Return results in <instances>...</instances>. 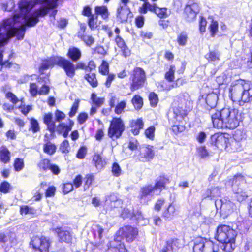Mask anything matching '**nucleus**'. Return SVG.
Wrapping results in <instances>:
<instances>
[{"label":"nucleus","instance_id":"obj_1","mask_svg":"<svg viewBox=\"0 0 252 252\" xmlns=\"http://www.w3.org/2000/svg\"><path fill=\"white\" fill-rule=\"evenodd\" d=\"M58 0H21L19 3V13L13 17L6 19L0 24V63L2 60L1 48L9 39L16 37L22 40L26 27L34 26L38 22V17L45 16L50 9L57 6Z\"/></svg>","mask_w":252,"mask_h":252},{"label":"nucleus","instance_id":"obj_2","mask_svg":"<svg viewBox=\"0 0 252 252\" xmlns=\"http://www.w3.org/2000/svg\"><path fill=\"white\" fill-rule=\"evenodd\" d=\"M214 127L217 128L234 129L239 124L241 115L237 109L225 107L211 113Z\"/></svg>","mask_w":252,"mask_h":252},{"label":"nucleus","instance_id":"obj_3","mask_svg":"<svg viewBox=\"0 0 252 252\" xmlns=\"http://www.w3.org/2000/svg\"><path fill=\"white\" fill-rule=\"evenodd\" d=\"M229 96L235 102L243 106L252 99V85L244 80H237L231 84L229 89Z\"/></svg>","mask_w":252,"mask_h":252},{"label":"nucleus","instance_id":"obj_4","mask_svg":"<svg viewBox=\"0 0 252 252\" xmlns=\"http://www.w3.org/2000/svg\"><path fill=\"white\" fill-rule=\"evenodd\" d=\"M237 234L235 230L229 226L222 225L217 228L215 238L222 244L223 250L231 252L235 247V238Z\"/></svg>","mask_w":252,"mask_h":252},{"label":"nucleus","instance_id":"obj_5","mask_svg":"<svg viewBox=\"0 0 252 252\" xmlns=\"http://www.w3.org/2000/svg\"><path fill=\"white\" fill-rule=\"evenodd\" d=\"M180 102L177 106H175L173 111L169 114V117L174 123L182 120L184 117L187 115L188 111L190 109L191 103L189 100H186L185 96L179 97Z\"/></svg>","mask_w":252,"mask_h":252},{"label":"nucleus","instance_id":"obj_6","mask_svg":"<svg viewBox=\"0 0 252 252\" xmlns=\"http://www.w3.org/2000/svg\"><path fill=\"white\" fill-rule=\"evenodd\" d=\"M125 129L123 121L120 118H113L108 130V136L113 140L119 138Z\"/></svg>","mask_w":252,"mask_h":252},{"label":"nucleus","instance_id":"obj_7","mask_svg":"<svg viewBox=\"0 0 252 252\" xmlns=\"http://www.w3.org/2000/svg\"><path fill=\"white\" fill-rule=\"evenodd\" d=\"M215 206L217 210H220V213L224 219L231 215L236 208L235 204L226 198L216 200Z\"/></svg>","mask_w":252,"mask_h":252},{"label":"nucleus","instance_id":"obj_8","mask_svg":"<svg viewBox=\"0 0 252 252\" xmlns=\"http://www.w3.org/2000/svg\"><path fill=\"white\" fill-rule=\"evenodd\" d=\"M214 243L202 237H198L194 241L193 252H216Z\"/></svg>","mask_w":252,"mask_h":252},{"label":"nucleus","instance_id":"obj_9","mask_svg":"<svg viewBox=\"0 0 252 252\" xmlns=\"http://www.w3.org/2000/svg\"><path fill=\"white\" fill-rule=\"evenodd\" d=\"M145 81L146 75L144 70L140 67H136L133 70L131 90L134 91L143 87Z\"/></svg>","mask_w":252,"mask_h":252},{"label":"nucleus","instance_id":"obj_10","mask_svg":"<svg viewBox=\"0 0 252 252\" xmlns=\"http://www.w3.org/2000/svg\"><path fill=\"white\" fill-rule=\"evenodd\" d=\"M138 234V229L130 225L124 226L119 229L117 233V236L125 238L128 242H131L136 238Z\"/></svg>","mask_w":252,"mask_h":252},{"label":"nucleus","instance_id":"obj_11","mask_svg":"<svg viewBox=\"0 0 252 252\" xmlns=\"http://www.w3.org/2000/svg\"><path fill=\"white\" fill-rule=\"evenodd\" d=\"M30 245L33 248L38 250L40 252H48L49 247V239L42 236L34 235L32 239Z\"/></svg>","mask_w":252,"mask_h":252},{"label":"nucleus","instance_id":"obj_12","mask_svg":"<svg viewBox=\"0 0 252 252\" xmlns=\"http://www.w3.org/2000/svg\"><path fill=\"white\" fill-rule=\"evenodd\" d=\"M175 70L176 68L174 65H171L170 66L168 71L166 72L164 76L165 79L169 82V84H167L165 81L161 82V87L163 90H170L173 88L178 86V82L179 81V80H177L176 83H173L175 79L174 73Z\"/></svg>","mask_w":252,"mask_h":252},{"label":"nucleus","instance_id":"obj_13","mask_svg":"<svg viewBox=\"0 0 252 252\" xmlns=\"http://www.w3.org/2000/svg\"><path fill=\"white\" fill-rule=\"evenodd\" d=\"M210 143L219 149L222 150L227 147L229 139L225 135L221 133H215L210 137Z\"/></svg>","mask_w":252,"mask_h":252},{"label":"nucleus","instance_id":"obj_14","mask_svg":"<svg viewBox=\"0 0 252 252\" xmlns=\"http://www.w3.org/2000/svg\"><path fill=\"white\" fill-rule=\"evenodd\" d=\"M200 7L196 3L188 4L185 8V18L189 22L193 21L196 18V15L199 13Z\"/></svg>","mask_w":252,"mask_h":252},{"label":"nucleus","instance_id":"obj_15","mask_svg":"<svg viewBox=\"0 0 252 252\" xmlns=\"http://www.w3.org/2000/svg\"><path fill=\"white\" fill-rule=\"evenodd\" d=\"M59 66L63 68L66 75L72 78L75 74V66L69 60L60 57Z\"/></svg>","mask_w":252,"mask_h":252},{"label":"nucleus","instance_id":"obj_16","mask_svg":"<svg viewBox=\"0 0 252 252\" xmlns=\"http://www.w3.org/2000/svg\"><path fill=\"white\" fill-rule=\"evenodd\" d=\"M129 4H119V7L117 11V17L121 22H126L128 16L131 14L130 8L128 7Z\"/></svg>","mask_w":252,"mask_h":252},{"label":"nucleus","instance_id":"obj_17","mask_svg":"<svg viewBox=\"0 0 252 252\" xmlns=\"http://www.w3.org/2000/svg\"><path fill=\"white\" fill-rule=\"evenodd\" d=\"M153 147L150 145L143 146L140 148L139 158L142 161H148L152 159L154 156Z\"/></svg>","mask_w":252,"mask_h":252},{"label":"nucleus","instance_id":"obj_18","mask_svg":"<svg viewBox=\"0 0 252 252\" xmlns=\"http://www.w3.org/2000/svg\"><path fill=\"white\" fill-rule=\"evenodd\" d=\"M107 252H126L124 245L121 242V237L116 236L113 241L110 242Z\"/></svg>","mask_w":252,"mask_h":252},{"label":"nucleus","instance_id":"obj_19","mask_svg":"<svg viewBox=\"0 0 252 252\" xmlns=\"http://www.w3.org/2000/svg\"><path fill=\"white\" fill-rule=\"evenodd\" d=\"M180 241L176 238L168 240L160 252H175L179 248Z\"/></svg>","mask_w":252,"mask_h":252},{"label":"nucleus","instance_id":"obj_20","mask_svg":"<svg viewBox=\"0 0 252 252\" xmlns=\"http://www.w3.org/2000/svg\"><path fill=\"white\" fill-rule=\"evenodd\" d=\"M218 100V96L217 94L214 93H212L207 94L205 100L207 105V107L206 108L209 109V108H210V110L209 111V114L210 115L212 112H213V113H215V112L218 111L215 109Z\"/></svg>","mask_w":252,"mask_h":252},{"label":"nucleus","instance_id":"obj_21","mask_svg":"<svg viewBox=\"0 0 252 252\" xmlns=\"http://www.w3.org/2000/svg\"><path fill=\"white\" fill-rule=\"evenodd\" d=\"M245 181L244 177L240 174L235 175L234 178L228 181V184L232 187L233 191L235 193H238L241 189L239 186Z\"/></svg>","mask_w":252,"mask_h":252},{"label":"nucleus","instance_id":"obj_22","mask_svg":"<svg viewBox=\"0 0 252 252\" xmlns=\"http://www.w3.org/2000/svg\"><path fill=\"white\" fill-rule=\"evenodd\" d=\"M158 195L159 192H158L157 190L156 189L154 186L152 185H148L143 187L141 189L139 194V198L141 200L148 196H152L154 195Z\"/></svg>","mask_w":252,"mask_h":252},{"label":"nucleus","instance_id":"obj_23","mask_svg":"<svg viewBox=\"0 0 252 252\" xmlns=\"http://www.w3.org/2000/svg\"><path fill=\"white\" fill-rule=\"evenodd\" d=\"M60 57L55 56L52 57L50 58L43 60L41 64L40 70L41 71L46 70L49 67H53L55 64L59 66Z\"/></svg>","mask_w":252,"mask_h":252},{"label":"nucleus","instance_id":"obj_24","mask_svg":"<svg viewBox=\"0 0 252 252\" xmlns=\"http://www.w3.org/2000/svg\"><path fill=\"white\" fill-rule=\"evenodd\" d=\"M56 232L58 234L59 240L66 243L71 242L72 239L71 233L62 228L56 229Z\"/></svg>","mask_w":252,"mask_h":252},{"label":"nucleus","instance_id":"obj_25","mask_svg":"<svg viewBox=\"0 0 252 252\" xmlns=\"http://www.w3.org/2000/svg\"><path fill=\"white\" fill-rule=\"evenodd\" d=\"M44 124L47 125L48 130L51 133H54L56 129V125L53 121V115L51 113L45 114L43 117Z\"/></svg>","mask_w":252,"mask_h":252},{"label":"nucleus","instance_id":"obj_26","mask_svg":"<svg viewBox=\"0 0 252 252\" xmlns=\"http://www.w3.org/2000/svg\"><path fill=\"white\" fill-rule=\"evenodd\" d=\"M86 27L81 26V31L78 32V37L80 38L88 46H91L94 43V39L90 35L84 34Z\"/></svg>","mask_w":252,"mask_h":252},{"label":"nucleus","instance_id":"obj_27","mask_svg":"<svg viewBox=\"0 0 252 252\" xmlns=\"http://www.w3.org/2000/svg\"><path fill=\"white\" fill-rule=\"evenodd\" d=\"M169 182V179L165 176H160L156 180V183L154 186L156 189L159 192V194L162 190L165 188L166 184Z\"/></svg>","mask_w":252,"mask_h":252},{"label":"nucleus","instance_id":"obj_28","mask_svg":"<svg viewBox=\"0 0 252 252\" xmlns=\"http://www.w3.org/2000/svg\"><path fill=\"white\" fill-rule=\"evenodd\" d=\"M177 210L172 204H170L168 208L163 211V217L166 220H171L176 214Z\"/></svg>","mask_w":252,"mask_h":252},{"label":"nucleus","instance_id":"obj_29","mask_svg":"<svg viewBox=\"0 0 252 252\" xmlns=\"http://www.w3.org/2000/svg\"><path fill=\"white\" fill-rule=\"evenodd\" d=\"M131 125L132 127L131 131L134 135H136L139 133V130L143 128L144 123L143 120L140 118L132 121Z\"/></svg>","mask_w":252,"mask_h":252},{"label":"nucleus","instance_id":"obj_30","mask_svg":"<svg viewBox=\"0 0 252 252\" xmlns=\"http://www.w3.org/2000/svg\"><path fill=\"white\" fill-rule=\"evenodd\" d=\"M10 160V152L5 146H1L0 148V160L4 163H7Z\"/></svg>","mask_w":252,"mask_h":252},{"label":"nucleus","instance_id":"obj_31","mask_svg":"<svg viewBox=\"0 0 252 252\" xmlns=\"http://www.w3.org/2000/svg\"><path fill=\"white\" fill-rule=\"evenodd\" d=\"M67 55L73 61L76 62L80 58L81 52L79 49L73 47L69 49Z\"/></svg>","mask_w":252,"mask_h":252},{"label":"nucleus","instance_id":"obj_32","mask_svg":"<svg viewBox=\"0 0 252 252\" xmlns=\"http://www.w3.org/2000/svg\"><path fill=\"white\" fill-rule=\"evenodd\" d=\"M84 77L92 87H96L97 86L98 82L96 78L95 72L86 73Z\"/></svg>","mask_w":252,"mask_h":252},{"label":"nucleus","instance_id":"obj_33","mask_svg":"<svg viewBox=\"0 0 252 252\" xmlns=\"http://www.w3.org/2000/svg\"><path fill=\"white\" fill-rule=\"evenodd\" d=\"M2 8L7 11H10L15 7V2L13 0H0Z\"/></svg>","mask_w":252,"mask_h":252},{"label":"nucleus","instance_id":"obj_34","mask_svg":"<svg viewBox=\"0 0 252 252\" xmlns=\"http://www.w3.org/2000/svg\"><path fill=\"white\" fill-rule=\"evenodd\" d=\"M56 150V147L55 145L50 141H47L44 144L43 151L44 152L50 155L54 154Z\"/></svg>","mask_w":252,"mask_h":252},{"label":"nucleus","instance_id":"obj_35","mask_svg":"<svg viewBox=\"0 0 252 252\" xmlns=\"http://www.w3.org/2000/svg\"><path fill=\"white\" fill-rule=\"evenodd\" d=\"M157 7V6L155 4L151 5L149 2H145L142 5V7L140 8L139 12L142 14H146L147 12V11L149 10L155 13V9Z\"/></svg>","mask_w":252,"mask_h":252},{"label":"nucleus","instance_id":"obj_36","mask_svg":"<svg viewBox=\"0 0 252 252\" xmlns=\"http://www.w3.org/2000/svg\"><path fill=\"white\" fill-rule=\"evenodd\" d=\"M93 161L95 166L98 169H101L105 165V161L102 160L101 157L98 154L94 156Z\"/></svg>","mask_w":252,"mask_h":252},{"label":"nucleus","instance_id":"obj_37","mask_svg":"<svg viewBox=\"0 0 252 252\" xmlns=\"http://www.w3.org/2000/svg\"><path fill=\"white\" fill-rule=\"evenodd\" d=\"M96 14L101 15L102 17L105 19L108 17V12L107 8L106 6H98L95 8V9Z\"/></svg>","mask_w":252,"mask_h":252},{"label":"nucleus","instance_id":"obj_38","mask_svg":"<svg viewBox=\"0 0 252 252\" xmlns=\"http://www.w3.org/2000/svg\"><path fill=\"white\" fill-rule=\"evenodd\" d=\"M91 99L93 104L97 107H100L104 102L105 99L103 97H98L96 94L93 93L91 95Z\"/></svg>","mask_w":252,"mask_h":252},{"label":"nucleus","instance_id":"obj_39","mask_svg":"<svg viewBox=\"0 0 252 252\" xmlns=\"http://www.w3.org/2000/svg\"><path fill=\"white\" fill-rule=\"evenodd\" d=\"M177 42L179 45L184 46L188 40V35L185 32H181L178 36Z\"/></svg>","mask_w":252,"mask_h":252},{"label":"nucleus","instance_id":"obj_40","mask_svg":"<svg viewBox=\"0 0 252 252\" xmlns=\"http://www.w3.org/2000/svg\"><path fill=\"white\" fill-rule=\"evenodd\" d=\"M132 103L136 109H140L143 105L142 98L139 95H136L132 98Z\"/></svg>","mask_w":252,"mask_h":252},{"label":"nucleus","instance_id":"obj_41","mask_svg":"<svg viewBox=\"0 0 252 252\" xmlns=\"http://www.w3.org/2000/svg\"><path fill=\"white\" fill-rule=\"evenodd\" d=\"M93 230L94 237H96L97 235L98 238L100 239L102 237L104 231L103 228L99 225H94L93 226Z\"/></svg>","mask_w":252,"mask_h":252},{"label":"nucleus","instance_id":"obj_42","mask_svg":"<svg viewBox=\"0 0 252 252\" xmlns=\"http://www.w3.org/2000/svg\"><path fill=\"white\" fill-rule=\"evenodd\" d=\"M31 127L33 133H36L40 131V126L38 122L34 118H32L30 121Z\"/></svg>","mask_w":252,"mask_h":252},{"label":"nucleus","instance_id":"obj_43","mask_svg":"<svg viewBox=\"0 0 252 252\" xmlns=\"http://www.w3.org/2000/svg\"><path fill=\"white\" fill-rule=\"evenodd\" d=\"M220 53L218 51H211L206 55L208 60L212 61H217L220 60Z\"/></svg>","mask_w":252,"mask_h":252},{"label":"nucleus","instance_id":"obj_44","mask_svg":"<svg viewBox=\"0 0 252 252\" xmlns=\"http://www.w3.org/2000/svg\"><path fill=\"white\" fill-rule=\"evenodd\" d=\"M108 198L109 199H107L106 202L108 203V202L109 200L110 201V206L111 207H118V206L121 204V200H118L116 196L114 195H110Z\"/></svg>","mask_w":252,"mask_h":252},{"label":"nucleus","instance_id":"obj_45","mask_svg":"<svg viewBox=\"0 0 252 252\" xmlns=\"http://www.w3.org/2000/svg\"><path fill=\"white\" fill-rule=\"evenodd\" d=\"M24 164L23 159L20 158H17L15 159L14 163V167L15 171H21L24 168Z\"/></svg>","mask_w":252,"mask_h":252},{"label":"nucleus","instance_id":"obj_46","mask_svg":"<svg viewBox=\"0 0 252 252\" xmlns=\"http://www.w3.org/2000/svg\"><path fill=\"white\" fill-rule=\"evenodd\" d=\"M126 102L125 101H122L118 103L115 106L114 110L115 113L117 114H121L126 108Z\"/></svg>","mask_w":252,"mask_h":252},{"label":"nucleus","instance_id":"obj_47","mask_svg":"<svg viewBox=\"0 0 252 252\" xmlns=\"http://www.w3.org/2000/svg\"><path fill=\"white\" fill-rule=\"evenodd\" d=\"M149 99L150 102V104L153 107H155L157 106L158 102V95L155 93L151 92L150 93L149 95Z\"/></svg>","mask_w":252,"mask_h":252},{"label":"nucleus","instance_id":"obj_48","mask_svg":"<svg viewBox=\"0 0 252 252\" xmlns=\"http://www.w3.org/2000/svg\"><path fill=\"white\" fill-rule=\"evenodd\" d=\"M50 165V160L47 159H44L41 160L38 164L39 168L44 171L49 169Z\"/></svg>","mask_w":252,"mask_h":252},{"label":"nucleus","instance_id":"obj_49","mask_svg":"<svg viewBox=\"0 0 252 252\" xmlns=\"http://www.w3.org/2000/svg\"><path fill=\"white\" fill-rule=\"evenodd\" d=\"M11 189L10 185L6 181L2 182L0 186V191L4 193H8Z\"/></svg>","mask_w":252,"mask_h":252},{"label":"nucleus","instance_id":"obj_50","mask_svg":"<svg viewBox=\"0 0 252 252\" xmlns=\"http://www.w3.org/2000/svg\"><path fill=\"white\" fill-rule=\"evenodd\" d=\"M199 155L202 158H205L208 157L209 154L205 146H200L197 149Z\"/></svg>","mask_w":252,"mask_h":252},{"label":"nucleus","instance_id":"obj_51","mask_svg":"<svg viewBox=\"0 0 252 252\" xmlns=\"http://www.w3.org/2000/svg\"><path fill=\"white\" fill-rule=\"evenodd\" d=\"M155 128L154 126H151L148 128L145 131V134L146 137L151 140L154 138Z\"/></svg>","mask_w":252,"mask_h":252},{"label":"nucleus","instance_id":"obj_52","mask_svg":"<svg viewBox=\"0 0 252 252\" xmlns=\"http://www.w3.org/2000/svg\"><path fill=\"white\" fill-rule=\"evenodd\" d=\"M79 100L78 99L75 100V102L73 103L72 106L71 110L69 113V116L70 117H72L75 115L79 107Z\"/></svg>","mask_w":252,"mask_h":252},{"label":"nucleus","instance_id":"obj_53","mask_svg":"<svg viewBox=\"0 0 252 252\" xmlns=\"http://www.w3.org/2000/svg\"><path fill=\"white\" fill-rule=\"evenodd\" d=\"M166 10V8H160L157 6L155 9V13L159 18H163L167 16Z\"/></svg>","mask_w":252,"mask_h":252},{"label":"nucleus","instance_id":"obj_54","mask_svg":"<svg viewBox=\"0 0 252 252\" xmlns=\"http://www.w3.org/2000/svg\"><path fill=\"white\" fill-rule=\"evenodd\" d=\"M96 65L94 62L93 61H90L88 63V64L85 68L86 73L95 72Z\"/></svg>","mask_w":252,"mask_h":252},{"label":"nucleus","instance_id":"obj_55","mask_svg":"<svg viewBox=\"0 0 252 252\" xmlns=\"http://www.w3.org/2000/svg\"><path fill=\"white\" fill-rule=\"evenodd\" d=\"M245 138V134L240 130H237L233 134L234 139L237 142L241 141Z\"/></svg>","mask_w":252,"mask_h":252},{"label":"nucleus","instance_id":"obj_56","mask_svg":"<svg viewBox=\"0 0 252 252\" xmlns=\"http://www.w3.org/2000/svg\"><path fill=\"white\" fill-rule=\"evenodd\" d=\"M99 72L103 75L108 74L109 65L105 61H103L101 66L99 67Z\"/></svg>","mask_w":252,"mask_h":252},{"label":"nucleus","instance_id":"obj_57","mask_svg":"<svg viewBox=\"0 0 252 252\" xmlns=\"http://www.w3.org/2000/svg\"><path fill=\"white\" fill-rule=\"evenodd\" d=\"M218 24L217 21L213 20L209 26V29L212 36H214L218 31Z\"/></svg>","mask_w":252,"mask_h":252},{"label":"nucleus","instance_id":"obj_58","mask_svg":"<svg viewBox=\"0 0 252 252\" xmlns=\"http://www.w3.org/2000/svg\"><path fill=\"white\" fill-rule=\"evenodd\" d=\"M71 126H68L64 123H62L60 124L57 127V131L60 134H62L64 131H66L68 128H71Z\"/></svg>","mask_w":252,"mask_h":252},{"label":"nucleus","instance_id":"obj_59","mask_svg":"<svg viewBox=\"0 0 252 252\" xmlns=\"http://www.w3.org/2000/svg\"><path fill=\"white\" fill-rule=\"evenodd\" d=\"M6 97L9 99L13 104H16L19 101L18 98L15 96L14 94L11 92H8L6 93Z\"/></svg>","mask_w":252,"mask_h":252},{"label":"nucleus","instance_id":"obj_60","mask_svg":"<svg viewBox=\"0 0 252 252\" xmlns=\"http://www.w3.org/2000/svg\"><path fill=\"white\" fill-rule=\"evenodd\" d=\"M135 218V219L137 220L138 223H140L141 220H145L141 212L139 211H137L135 212H132V217L131 218Z\"/></svg>","mask_w":252,"mask_h":252},{"label":"nucleus","instance_id":"obj_61","mask_svg":"<svg viewBox=\"0 0 252 252\" xmlns=\"http://www.w3.org/2000/svg\"><path fill=\"white\" fill-rule=\"evenodd\" d=\"M87 153V148L85 147H81L76 155L77 157L79 159H83Z\"/></svg>","mask_w":252,"mask_h":252},{"label":"nucleus","instance_id":"obj_62","mask_svg":"<svg viewBox=\"0 0 252 252\" xmlns=\"http://www.w3.org/2000/svg\"><path fill=\"white\" fill-rule=\"evenodd\" d=\"M94 179V176L92 174H88L86 176V181L84 185V188H88L92 184Z\"/></svg>","mask_w":252,"mask_h":252},{"label":"nucleus","instance_id":"obj_63","mask_svg":"<svg viewBox=\"0 0 252 252\" xmlns=\"http://www.w3.org/2000/svg\"><path fill=\"white\" fill-rule=\"evenodd\" d=\"M55 120L57 122H60L64 119L65 115L63 112L57 110L55 113Z\"/></svg>","mask_w":252,"mask_h":252},{"label":"nucleus","instance_id":"obj_64","mask_svg":"<svg viewBox=\"0 0 252 252\" xmlns=\"http://www.w3.org/2000/svg\"><path fill=\"white\" fill-rule=\"evenodd\" d=\"M121 171L120 167L118 164L114 163L112 167V172L113 174L116 176H119L121 174Z\"/></svg>","mask_w":252,"mask_h":252}]
</instances>
